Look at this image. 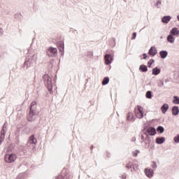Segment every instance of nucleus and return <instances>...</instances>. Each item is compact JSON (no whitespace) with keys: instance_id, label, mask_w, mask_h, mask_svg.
Wrapping results in <instances>:
<instances>
[{"instance_id":"nucleus-1","label":"nucleus","mask_w":179,"mask_h":179,"mask_svg":"<svg viewBox=\"0 0 179 179\" xmlns=\"http://www.w3.org/2000/svg\"><path fill=\"white\" fill-rule=\"evenodd\" d=\"M43 79L48 92H50V94H52V78H51L48 74L45 73L43 76Z\"/></svg>"},{"instance_id":"nucleus-2","label":"nucleus","mask_w":179,"mask_h":179,"mask_svg":"<svg viewBox=\"0 0 179 179\" xmlns=\"http://www.w3.org/2000/svg\"><path fill=\"white\" fill-rule=\"evenodd\" d=\"M37 61V55L34 54L30 57H27L24 63V68L29 69V68L34 66Z\"/></svg>"},{"instance_id":"nucleus-3","label":"nucleus","mask_w":179,"mask_h":179,"mask_svg":"<svg viewBox=\"0 0 179 179\" xmlns=\"http://www.w3.org/2000/svg\"><path fill=\"white\" fill-rule=\"evenodd\" d=\"M38 114H40V112H38V110L31 109L27 116V121L29 122H34V121L38 120Z\"/></svg>"},{"instance_id":"nucleus-4","label":"nucleus","mask_w":179,"mask_h":179,"mask_svg":"<svg viewBox=\"0 0 179 179\" xmlns=\"http://www.w3.org/2000/svg\"><path fill=\"white\" fill-rule=\"evenodd\" d=\"M16 159H17V157L15 153L6 154L4 155V160L6 163H13L15 162Z\"/></svg>"},{"instance_id":"nucleus-5","label":"nucleus","mask_w":179,"mask_h":179,"mask_svg":"<svg viewBox=\"0 0 179 179\" xmlns=\"http://www.w3.org/2000/svg\"><path fill=\"white\" fill-rule=\"evenodd\" d=\"M67 169L66 168H64L63 170L62 171V175H59L55 178V179H71L72 178V176L68 174L66 172Z\"/></svg>"},{"instance_id":"nucleus-6","label":"nucleus","mask_w":179,"mask_h":179,"mask_svg":"<svg viewBox=\"0 0 179 179\" xmlns=\"http://www.w3.org/2000/svg\"><path fill=\"white\" fill-rule=\"evenodd\" d=\"M57 47L58 48V50L61 53V57L64 58V55L65 54L64 50H65V44L64 43V41H59L57 43Z\"/></svg>"},{"instance_id":"nucleus-7","label":"nucleus","mask_w":179,"mask_h":179,"mask_svg":"<svg viewBox=\"0 0 179 179\" xmlns=\"http://www.w3.org/2000/svg\"><path fill=\"white\" fill-rule=\"evenodd\" d=\"M47 55L48 57H57L58 55V49L50 46L47 51Z\"/></svg>"},{"instance_id":"nucleus-8","label":"nucleus","mask_w":179,"mask_h":179,"mask_svg":"<svg viewBox=\"0 0 179 179\" xmlns=\"http://www.w3.org/2000/svg\"><path fill=\"white\" fill-rule=\"evenodd\" d=\"M144 135H148V136H155V135H156L157 132H156V129L153 127H148L145 129V131L143 133Z\"/></svg>"},{"instance_id":"nucleus-9","label":"nucleus","mask_w":179,"mask_h":179,"mask_svg":"<svg viewBox=\"0 0 179 179\" xmlns=\"http://www.w3.org/2000/svg\"><path fill=\"white\" fill-rule=\"evenodd\" d=\"M5 135H6V123H4L0 134V146L2 145V142L5 141Z\"/></svg>"},{"instance_id":"nucleus-10","label":"nucleus","mask_w":179,"mask_h":179,"mask_svg":"<svg viewBox=\"0 0 179 179\" xmlns=\"http://www.w3.org/2000/svg\"><path fill=\"white\" fill-rule=\"evenodd\" d=\"M144 173L148 178H152V177H153V175L155 174V171H153V169L149 168H145L144 170Z\"/></svg>"},{"instance_id":"nucleus-11","label":"nucleus","mask_w":179,"mask_h":179,"mask_svg":"<svg viewBox=\"0 0 179 179\" xmlns=\"http://www.w3.org/2000/svg\"><path fill=\"white\" fill-rule=\"evenodd\" d=\"M144 142H145V145H144L145 149H149L150 146V143H152V139L150 138L148 134H146Z\"/></svg>"},{"instance_id":"nucleus-12","label":"nucleus","mask_w":179,"mask_h":179,"mask_svg":"<svg viewBox=\"0 0 179 179\" xmlns=\"http://www.w3.org/2000/svg\"><path fill=\"white\" fill-rule=\"evenodd\" d=\"M148 55L155 57L157 55V49L155 46H151L148 50Z\"/></svg>"},{"instance_id":"nucleus-13","label":"nucleus","mask_w":179,"mask_h":179,"mask_svg":"<svg viewBox=\"0 0 179 179\" xmlns=\"http://www.w3.org/2000/svg\"><path fill=\"white\" fill-rule=\"evenodd\" d=\"M113 62V56L110 54L105 55V64L106 65H110Z\"/></svg>"},{"instance_id":"nucleus-14","label":"nucleus","mask_w":179,"mask_h":179,"mask_svg":"<svg viewBox=\"0 0 179 179\" xmlns=\"http://www.w3.org/2000/svg\"><path fill=\"white\" fill-rule=\"evenodd\" d=\"M156 143L157 145H163L164 142H166V138L165 137H157L155 139Z\"/></svg>"},{"instance_id":"nucleus-15","label":"nucleus","mask_w":179,"mask_h":179,"mask_svg":"<svg viewBox=\"0 0 179 179\" xmlns=\"http://www.w3.org/2000/svg\"><path fill=\"white\" fill-rule=\"evenodd\" d=\"M169 108H170V106H169V104L164 103L161 106V110H162V114H166V113H167V111L169 110Z\"/></svg>"},{"instance_id":"nucleus-16","label":"nucleus","mask_w":179,"mask_h":179,"mask_svg":"<svg viewBox=\"0 0 179 179\" xmlns=\"http://www.w3.org/2000/svg\"><path fill=\"white\" fill-rule=\"evenodd\" d=\"M171 20V17L170 15H164L162 17V23H164L165 24H167Z\"/></svg>"},{"instance_id":"nucleus-17","label":"nucleus","mask_w":179,"mask_h":179,"mask_svg":"<svg viewBox=\"0 0 179 179\" xmlns=\"http://www.w3.org/2000/svg\"><path fill=\"white\" fill-rule=\"evenodd\" d=\"M29 143H31V145H36L37 143V138L34 136V134H32L29 138Z\"/></svg>"},{"instance_id":"nucleus-18","label":"nucleus","mask_w":179,"mask_h":179,"mask_svg":"<svg viewBox=\"0 0 179 179\" xmlns=\"http://www.w3.org/2000/svg\"><path fill=\"white\" fill-rule=\"evenodd\" d=\"M167 55H169V52H167V50H161L159 52V56L162 59H166Z\"/></svg>"},{"instance_id":"nucleus-19","label":"nucleus","mask_w":179,"mask_h":179,"mask_svg":"<svg viewBox=\"0 0 179 179\" xmlns=\"http://www.w3.org/2000/svg\"><path fill=\"white\" fill-rule=\"evenodd\" d=\"M160 72H162V70L158 67H155L152 69V75H155V76L160 75Z\"/></svg>"},{"instance_id":"nucleus-20","label":"nucleus","mask_w":179,"mask_h":179,"mask_svg":"<svg viewBox=\"0 0 179 179\" xmlns=\"http://www.w3.org/2000/svg\"><path fill=\"white\" fill-rule=\"evenodd\" d=\"M179 114V107L178 106H174L172 107V115H178Z\"/></svg>"},{"instance_id":"nucleus-21","label":"nucleus","mask_w":179,"mask_h":179,"mask_svg":"<svg viewBox=\"0 0 179 179\" xmlns=\"http://www.w3.org/2000/svg\"><path fill=\"white\" fill-rule=\"evenodd\" d=\"M36 107H37V102H36V101H32L29 106V111H31V109L34 110L35 111H37Z\"/></svg>"},{"instance_id":"nucleus-22","label":"nucleus","mask_w":179,"mask_h":179,"mask_svg":"<svg viewBox=\"0 0 179 179\" xmlns=\"http://www.w3.org/2000/svg\"><path fill=\"white\" fill-rule=\"evenodd\" d=\"M170 34H171L172 36H178L179 34L178 28L177 27L172 28V29L170 31Z\"/></svg>"},{"instance_id":"nucleus-23","label":"nucleus","mask_w":179,"mask_h":179,"mask_svg":"<svg viewBox=\"0 0 179 179\" xmlns=\"http://www.w3.org/2000/svg\"><path fill=\"white\" fill-rule=\"evenodd\" d=\"M140 72H143L144 73H145V72H148V66L145 65V64H141L139 66L138 68Z\"/></svg>"},{"instance_id":"nucleus-24","label":"nucleus","mask_w":179,"mask_h":179,"mask_svg":"<svg viewBox=\"0 0 179 179\" xmlns=\"http://www.w3.org/2000/svg\"><path fill=\"white\" fill-rule=\"evenodd\" d=\"M167 41L169 43H171V44H173V43H174V41H176V38H174L173 35H171V34H170L167 36Z\"/></svg>"},{"instance_id":"nucleus-25","label":"nucleus","mask_w":179,"mask_h":179,"mask_svg":"<svg viewBox=\"0 0 179 179\" xmlns=\"http://www.w3.org/2000/svg\"><path fill=\"white\" fill-rule=\"evenodd\" d=\"M15 144L14 143H10L8 147L6 152L7 153H9L10 152H13V150L15 149Z\"/></svg>"},{"instance_id":"nucleus-26","label":"nucleus","mask_w":179,"mask_h":179,"mask_svg":"<svg viewBox=\"0 0 179 179\" xmlns=\"http://www.w3.org/2000/svg\"><path fill=\"white\" fill-rule=\"evenodd\" d=\"M108 83H110V78L105 77L102 80L103 86H106V85H108Z\"/></svg>"},{"instance_id":"nucleus-27","label":"nucleus","mask_w":179,"mask_h":179,"mask_svg":"<svg viewBox=\"0 0 179 179\" xmlns=\"http://www.w3.org/2000/svg\"><path fill=\"white\" fill-rule=\"evenodd\" d=\"M135 115L137 118L141 120V118H143V112L135 111Z\"/></svg>"},{"instance_id":"nucleus-28","label":"nucleus","mask_w":179,"mask_h":179,"mask_svg":"<svg viewBox=\"0 0 179 179\" xmlns=\"http://www.w3.org/2000/svg\"><path fill=\"white\" fill-rule=\"evenodd\" d=\"M110 47H115V38H112L109 40Z\"/></svg>"},{"instance_id":"nucleus-29","label":"nucleus","mask_w":179,"mask_h":179,"mask_svg":"<svg viewBox=\"0 0 179 179\" xmlns=\"http://www.w3.org/2000/svg\"><path fill=\"white\" fill-rule=\"evenodd\" d=\"M157 132L159 134H163L164 132V127L163 126H158L156 129Z\"/></svg>"},{"instance_id":"nucleus-30","label":"nucleus","mask_w":179,"mask_h":179,"mask_svg":"<svg viewBox=\"0 0 179 179\" xmlns=\"http://www.w3.org/2000/svg\"><path fill=\"white\" fill-rule=\"evenodd\" d=\"M172 103L173 104H179V96H174L173 99L172 101Z\"/></svg>"},{"instance_id":"nucleus-31","label":"nucleus","mask_w":179,"mask_h":179,"mask_svg":"<svg viewBox=\"0 0 179 179\" xmlns=\"http://www.w3.org/2000/svg\"><path fill=\"white\" fill-rule=\"evenodd\" d=\"M145 97H146V99H152V97H153L152 91H147L145 93Z\"/></svg>"},{"instance_id":"nucleus-32","label":"nucleus","mask_w":179,"mask_h":179,"mask_svg":"<svg viewBox=\"0 0 179 179\" xmlns=\"http://www.w3.org/2000/svg\"><path fill=\"white\" fill-rule=\"evenodd\" d=\"M15 19H16L17 20H22V13H17L15 15H14Z\"/></svg>"},{"instance_id":"nucleus-33","label":"nucleus","mask_w":179,"mask_h":179,"mask_svg":"<svg viewBox=\"0 0 179 179\" xmlns=\"http://www.w3.org/2000/svg\"><path fill=\"white\" fill-rule=\"evenodd\" d=\"M147 64H148V66H147L148 68H152V65L155 64V60L153 59H151L148 62Z\"/></svg>"},{"instance_id":"nucleus-34","label":"nucleus","mask_w":179,"mask_h":179,"mask_svg":"<svg viewBox=\"0 0 179 179\" xmlns=\"http://www.w3.org/2000/svg\"><path fill=\"white\" fill-rule=\"evenodd\" d=\"M138 153H141V151H139V150H136L132 152V156H134V157H138Z\"/></svg>"},{"instance_id":"nucleus-35","label":"nucleus","mask_w":179,"mask_h":179,"mask_svg":"<svg viewBox=\"0 0 179 179\" xmlns=\"http://www.w3.org/2000/svg\"><path fill=\"white\" fill-rule=\"evenodd\" d=\"M138 169H139V164H133V170H134V171H136V170H138Z\"/></svg>"},{"instance_id":"nucleus-36","label":"nucleus","mask_w":179,"mask_h":179,"mask_svg":"<svg viewBox=\"0 0 179 179\" xmlns=\"http://www.w3.org/2000/svg\"><path fill=\"white\" fill-rule=\"evenodd\" d=\"M175 143H179V134L173 138Z\"/></svg>"},{"instance_id":"nucleus-37","label":"nucleus","mask_w":179,"mask_h":179,"mask_svg":"<svg viewBox=\"0 0 179 179\" xmlns=\"http://www.w3.org/2000/svg\"><path fill=\"white\" fill-rule=\"evenodd\" d=\"M152 168L154 169H157V162L156 161L152 162Z\"/></svg>"},{"instance_id":"nucleus-38","label":"nucleus","mask_w":179,"mask_h":179,"mask_svg":"<svg viewBox=\"0 0 179 179\" xmlns=\"http://www.w3.org/2000/svg\"><path fill=\"white\" fill-rule=\"evenodd\" d=\"M16 179H24V173L19 174L17 176Z\"/></svg>"},{"instance_id":"nucleus-39","label":"nucleus","mask_w":179,"mask_h":179,"mask_svg":"<svg viewBox=\"0 0 179 179\" xmlns=\"http://www.w3.org/2000/svg\"><path fill=\"white\" fill-rule=\"evenodd\" d=\"M131 115H132V113L129 112V113H127V120L128 121H131Z\"/></svg>"},{"instance_id":"nucleus-40","label":"nucleus","mask_w":179,"mask_h":179,"mask_svg":"<svg viewBox=\"0 0 179 179\" xmlns=\"http://www.w3.org/2000/svg\"><path fill=\"white\" fill-rule=\"evenodd\" d=\"M159 87H163L164 86V81L163 80H159V83L158 84Z\"/></svg>"},{"instance_id":"nucleus-41","label":"nucleus","mask_w":179,"mask_h":179,"mask_svg":"<svg viewBox=\"0 0 179 179\" xmlns=\"http://www.w3.org/2000/svg\"><path fill=\"white\" fill-rule=\"evenodd\" d=\"M137 108H138V112H140V113H143V108H142V106H137Z\"/></svg>"},{"instance_id":"nucleus-42","label":"nucleus","mask_w":179,"mask_h":179,"mask_svg":"<svg viewBox=\"0 0 179 179\" xmlns=\"http://www.w3.org/2000/svg\"><path fill=\"white\" fill-rule=\"evenodd\" d=\"M159 5H162V1L160 0H158L157 3H155V6H157V8H160Z\"/></svg>"},{"instance_id":"nucleus-43","label":"nucleus","mask_w":179,"mask_h":179,"mask_svg":"<svg viewBox=\"0 0 179 179\" xmlns=\"http://www.w3.org/2000/svg\"><path fill=\"white\" fill-rule=\"evenodd\" d=\"M126 169H127V170H131V171H132L133 166L126 164Z\"/></svg>"},{"instance_id":"nucleus-44","label":"nucleus","mask_w":179,"mask_h":179,"mask_svg":"<svg viewBox=\"0 0 179 179\" xmlns=\"http://www.w3.org/2000/svg\"><path fill=\"white\" fill-rule=\"evenodd\" d=\"M21 152L23 153V155H26V153H27L26 148H24V147L22 146L21 147Z\"/></svg>"},{"instance_id":"nucleus-45","label":"nucleus","mask_w":179,"mask_h":179,"mask_svg":"<svg viewBox=\"0 0 179 179\" xmlns=\"http://www.w3.org/2000/svg\"><path fill=\"white\" fill-rule=\"evenodd\" d=\"M136 118L135 116L134 115V113H131V117H130V121L134 122L135 121Z\"/></svg>"},{"instance_id":"nucleus-46","label":"nucleus","mask_w":179,"mask_h":179,"mask_svg":"<svg viewBox=\"0 0 179 179\" xmlns=\"http://www.w3.org/2000/svg\"><path fill=\"white\" fill-rule=\"evenodd\" d=\"M136 38V32L132 34L131 40H135Z\"/></svg>"},{"instance_id":"nucleus-47","label":"nucleus","mask_w":179,"mask_h":179,"mask_svg":"<svg viewBox=\"0 0 179 179\" xmlns=\"http://www.w3.org/2000/svg\"><path fill=\"white\" fill-rule=\"evenodd\" d=\"M146 137H145V136H143V135H141V143H143V142H145V138Z\"/></svg>"},{"instance_id":"nucleus-48","label":"nucleus","mask_w":179,"mask_h":179,"mask_svg":"<svg viewBox=\"0 0 179 179\" xmlns=\"http://www.w3.org/2000/svg\"><path fill=\"white\" fill-rule=\"evenodd\" d=\"M87 55L90 57V58H92L93 57V52H89Z\"/></svg>"},{"instance_id":"nucleus-49","label":"nucleus","mask_w":179,"mask_h":179,"mask_svg":"<svg viewBox=\"0 0 179 179\" xmlns=\"http://www.w3.org/2000/svg\"><path fill=\"white\" fill-rule=\"evenodd\" d=\"M143 59H146V58H148V54H146V53H143Z\"/></svg>"},{"instance_id":"nucleus-50","label":"nucleus","mask_w":179,"mask_h":179,"mask_svg":"<svg viewBox=\"0 0 179 179\" xmlns=\"http://www.w3.org/2000/svg\"><path fill=\"white\" fill-rule=\"evenodd\" d=\"M111 157V154H110V152L106 151V157Z\"/></svg>"},{"instance_id":"nucleus-51","label":"nucleus","mask_w":179,"mask_h":179,"mask_svg":"<svg viewBox=\"0 0 179 179\" xmlns=\"http://www.w3.org/2000/svg\"><path fill=\"white\" fill-rule=\"evenodd\" d=\"M0 35L3 36V29L0 28Z\"/></svg>"},{"instance_id":"nucleus-52","label":"nucleus","mask_w":179,"mask_h":179,"mask_svg":"<svg viewBox=\"0 0 179 179\" xmlns=\"http://www.w3.org/2000/svg\"><path fill=\"white\" fill-rule=\"evenodd\" d=\"M127 164L129 165V166H134L133 162H131V161H129V162H128V164Z\"/></svg>"},{"instance_id":"nucleus-53","label":"nucleus","mask_w":179,"mask_h":179,"mask_svg":"<svg viewBox=\"0 0 179 179\" xmlns=\"http://www.w3.org/2000/svg\"><path fill=\"white\" fill-rule=\"evenodd\" d=\"M136 141V137H132L131 142H135Z\"/></svg>"},{"instance_id":"nucleus-54","label":"nucleus","mask_w":179,"mask_h":179,"mask_svg":"<svg viewBox=\"0 0 179 179\" xmlns=\"http://www.w3.org/2000/svg\"><path fill=\"white\" fill-rule=\"evenodd\" d=\"M122 178L126 179V178H127V176H124V175H122Z\"/></svg>"},{"instance_id":"nucleus-55","label":"nucleus","mask_w":179,"mask_h":179,"mask_svg":"<svg viewBox=\"0 0 179 179\" xmlns=\"http://www.w3.org/2000/svg\"><path fill=\"white\" fill-rule=\"evenodd\" d=\"M150 145H151V146H155V143L152 142L150 143Z\"/></svg>"},{"instance_id":"nucleus-56","label":"nucleus","mask_w":179,"mask_h":179,"mask_svg":"<svg viewBox=\"0 0 179 179\" xmlns=\"http://www.w3.org/2000/svg\"><path fill=\"white\" fill-rule=\"evenodd\" d=\"M92 149H93V145H91L90 146V150H92Z\"/></svg>"},{"instance_id":"nucleus-57","label":"nucleus","mask_w":179,"mask_h":179,"mask_svg":"<svg viewBox=\"0 0 179 179\" xmlns=\"http://www.w3.org/2000/svg\"><path fill=\"white\" fill-rule=\"evenodd\" d=\"M28 52H30V50L29 49L28 50Z\"/></svg>"},{"instance_id":"nucleus-58","label":"nucleus","mask_w":179,"mask_h":179,"mask_svg":"<svg viewBox=\"0 0 179 179\" xmlns=\"http://www.w3.org/2000/svg\"><path fill=\"white\" fill-rule=\"evenodd\" d=\"M55 82H57V79H55Z\"/></svg>"},{"instance_id":"nucleus-59","label":"nucleus","mask_w":179,"mask_h":179,"mask_svg":"<svg viewBox=\"0 0 179 179\" xmlns=\"http://www.w3.org/2000/svg\"><path fill=\"white\" fill-rule=\"evenodd\" d=\"M160 38H163V36H161Z\"/></svg>"}]
</instances>
